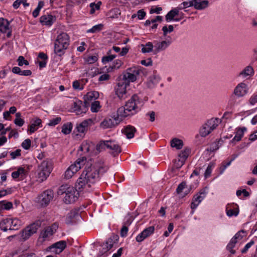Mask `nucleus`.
Instances as JSON below:
<instances>
[{"label":"nucleus","instance_id":"21","mask_svg":"<svg viewBox=\"0 0 257 257\" xmlns=\"http://www.w3.org/2000/svg\"><path fill=\"white\" fill-rule=\"evenodd\" d=\"M155 228L151 226L145 229L141 233L136 237V240L138 242H141L146 238L149 236L154 232Z\"/></svg>","mask_w":257,"mask_h":257},{"label":"nucleus","instance_id":"32","mask_svg":"<svg viewBox=\"0 0 257 257\" xmlns=\"http://www.w3.org/2000/svg\"><path fill=\"white\" fill-rule=\"evenodd\" d=\"M246 131V128H239L236 130L235 135L233 139L231 140L232 143H235L236 142H238L241 140L242 137L243 136V134L244 131Z\"/></svg>","mask_w":257,"mask_h":257},{"label":"nucleus","instance_id":"35","mask_svg":"<svg viewBox=\"0 0 257 257\" xmlns=\"http://www.w3.org/2000/svg\"><path fill=\"white\" fill-rule=\"evenodd\" d=\"M179 11L177 8L172 9L166 15V20L167 22L173 20L175 16L179 15Z\"/></svg>","mask_w":257,"mask_h":257},{"label":"nucleus","instance_id":"18","mask_svg":"<svg viewBox=\"0 0 257 257\" xmlns=\"http://www.w3.org/2000/svg\"><path fill=\"white\" fill-rule=\"evenodd\" d=\"M10 23L8 21L4 18L0 19V31L3 33H7V38L12 36V31L10 29Z\"/></svg>","mask_w":257,"mask_h":257},{"label":"nucleus","instance_id":"5","mask_svg":"<svg viewBox=\"0 0 257 257\" xmlns=\"http://www.w3.org/2000/svg\"><path fill=\"white\" fill-rule=\"evenodd\" d=\"M86 163V159L85 157H82L77 159L74 164H72L66 170L64 174V178L66 179H69L76 173L77 171L81 168V167L85 165Z\"/></svg>","mask_w":257,"mask_h":257},{"label":"nucleus","instance_id":"46","mask_svg":"<svg viewBox=\"0 0 257 257\" xmlns=\"http://www.w3.org/2000/svg\"><path fill=\"white\" fill-rule=\"evenodd\" d=\"M0 207L3 209L9 210L13 207V204L10 202L0 201Z\"/></svg>","mask_w":257,"mask_h":257},{"label":"nucleus","instance_id":"11","mask_svg":"<svg viewBox=\"0 0 257 257\" xmlns=\"http://www.w3.org/2000/svg\"><path fill=\"white\" fill-rule=\"evenodd\" d=\"M40 225L41 222L40 221H36L28 226L22 231L21 237L25 240L27 239L37 232Z\"/></svg>","mask_w":257,"mask_h":257},{"label":"nucleus","instance_id":"9","mask_svg":"<svg viewBox=\"0 0 257 257\" xmlns=\"http://www.w3.org/2000/svg\"><path fill=\"white\" fill-rule=\"evenodd\" d=\"M92 123V120L89 118L85 119L80 123L77 124L74 132L76 134L77 138L79 139L80 138L84 137L88 130V127L91 125Z\"/></svg>","mask_w":257,"mask_h":257},{"label":"nucleus","instance_id":"39","mask_svg":"<svg viewBox=\"0 0 257 257\" xmlns=\"http://www.w3.org/2000/svg\"><path fill=\"white\" fill-rule=\"evenodd\" d=\"M131 222L132 221L130 220H128L124 223L120 230V236L121 237H125L127 235L128 226L131 224Z\"/></svg>","mask_w":257,"mask_h":257},{"label":"nucleus","instance_id":"27","mask_svg":"<svg viewBox=\"0 0 257 257\" xmlns=\"http://www.w3.org/2000/svg\"><path fill=\"white\" fill-rule=\"evenodd\" d=\"M235 205L234 204H227L226 207V214L229 217H231L232 216H236L239 213V209L238 207H234Z\"/></svg>","mask_w":257,"mask_h":257},{"label":"nucleus","instance_id":"19","mask_svg":"<svg viewBox=\"0 0 257 257\" xmlns=\"http://www.w3.org/2000/svg\"><path fill=\"white\" fill-rule=\"evenodd\" d=\"M118 238V236L117 235L114 234L111 236L106 242L103 244V251L105 252L110 250L113 246V244L117 242Z\"/></svg>","mask_w":257,"mask_h":257},{"label":"nucleus","instance_id":"58","mask_svg":"<svg viewBox=\"0 0 257 257\" xmlns=\"http://www.w3.org/2000/svg\"><path fill=\"white\" fill-rule=\"evenodd\" d=\"M17 61L18 62V65L20 66H23L24 64L26 65H29V62L25 60L24 57L22 56H20L19 57Z\"/></svg>","mask_w":257,"mask_h":257},{"label":"nucleus","instance_id":"38","mask_svg":"<svg viewBox=\"0 0 257 257\" xmlns=\"http://www.w3.org/2000/svg\"><path fill=\"white\" fill-rule=\"evenodd\" d=\"M41 122L42 121L40 118H37L34 122L29 126L28 131L30 133H33L35 132L37 130L36 127L40 126L41 124Z\"/></svg>","mask_w":257,"mask_h":257},{"label":"nucleus","instance_id":"6","mask_svg":"<svg viewBox=\"0 0 257 257\" xmlns=\"http://www.w3.org/2000/svg\"><path fill=\"white\" fill-rule=\"evenodd\" d=\"M220 122V120L218 118H212L208 120L200 128V136L202 137L207 136L217 127Z\"/></svg>","mask_w":257,"mask_h":257},{"label":"nucleus","instance_id":"14","mask_svg":"<svg viewBox=\"0 0 257 257\" xmlns=\"http://www.w3.org/2000/svg\"><path fill=\"white\" fill-rule=\"evenodd\" d=\"M53 198V192L51 190L44 191L38 197V202L42 206H47Z\"/></svg>","mask_w":257,"mask_h":257},{"label":"nucleus","instance_id":"43","mask_svg":"<svg viewBox=\"0 0 257 257\" xmlns=\"http://www.w3.org/2000/svg\"><path fill=\"white\" fill-rule=\"evenodd\" d=\"M190 7H193L192 0L189 2H184L180 4L177 8L179 11H180Z\"/></svg>","mask_w":257,"mask_h":257},{"label":"nucleus","instance_id":"13","mask_svg":"<svg viewBox=\"0 0 257 257\" xmlns=\"http://www.w3.org/2000/svg\"><path fill=\"white\" fill-rule=\"evenodd\" d=\"M255 71L253 67L248 65L238 73L236 77L240 79L249 80L252 77Z\"/></svg>","mask_w":257,"mask_h":257},{"label":"nucleus","instance_id":"50","mask_svg":"<svg viewBox=\"0 0 257 257\" xmlns=\"http://www.w3.org/2000/svg\"><path fill=\"white\" fill-rule=\"evenodd\" d=\"M106 148L105 141H100L97 145L96 146V149L97 152H100L103 150H104Z\"/></svg>","mask_w":257,"mask_h":257},{"label":"nucleus","instance_id":"49","mask_svg":"<svg viewBox=\"0 0 257 257\" xmlns=\"http://www.w3.org/2000/svg\"><path fill=\"white\" fill-rule=\"evenodd\" d=\"M54 233V232L52 228H50L49 226L47 227L42 234V236L43 238H47L52 235Z\"/></svg>","mask_w":257,"mask_h":257},{"label":"nucleus","instance_id":"44","mask_svg":"<svg viewBox=\"0 0 257 257\" xmlns=\"http://www.w3.org/2000/svg\"><path fill=\"white\" fill-rule=\"evenodd\" d=\"M21 114L20 112L16 114V119H15V123L19 126H22L24 124V120L21 118Z\"/></svg>","mask_w":257,"mask_h":257},{"label":"nucleus","instance_id":"52","mask_svg":"<svg viewBox=\"0 0 257 257\" xmlns=\"http://www.w3.org/2000/svg\"><path fill=\"white\" fill-rule=\"evenodd\" d=\"M103 27L102 24H99L93 26L91 29H90L87 31V33H96L99 32Z\"/></svg>","mask_w":257,"mask_h":257},{"label":"nucleus","instance_id":"36","mask_svg":"<svg viewBox=\"0 0 257 257\" xmlns=\"http://www.w3.org/2000/svg\"><path fill=\"white\" fill-rule=\"evenodd\" d=\"M170 145L171 147L175 148L177 150L181 149L183 146V141L177 138L173 139L170 142Z\"/></svg>","mask_w":257,"mask_h":257},{"label":"nucleus","instance_id":"47","mask_svg":"<svg viewBox=\"0 0 257 257\" xmlns=\"http://www.w3.org/2000/svg\"><path fill=\"white\" fill-rule=\"evenodd\" d=\"M119 15H120V13H118L117 10L114 9L110 11L107 16H108V18L112 19L117 18Z\"/></svg>","mask_w":257,"mask_h":257},{"label":"nucleus","instance_id":"60","mask_svg":"<svg viewBox=\"0 0 257 257\" xmlns=\"http://www.w3.org/2000/svg\"><path fill=\"white\" fill-rule=\"evenodd\" d=\"M21 150L20 149H17L14 152H11L10 153V156L12 159H15L16 158L21 156Z\"/></svg>","mask_w":257,"mask_h":257},{"label":"nucleus","instance_id":"55","mask_svg":"<svg viewBox=\"0 0 257 257\" xmlns=\"http://www.w3.org/2000/svg\"><path fill=\"white\" fill-rule=\"evenodd\" d=\"M123 64L122 61L120 60H116L114 61L113 65L111 66L112 69H118Z\"/></svg>","mask_w":257,"mask_h":257},{"label":"nucleus","instance_id":"29","mask_svg":"<svg viewBox=\"0 0 257 257\" xmlns=\"http://www.w3.org/2000/svg\"><path fill=\"white\" fill-rule=\"evenodd\" d=\"M189 149H185L179 154L178 161L180 162V164L179 165V167H181L183 165L189 155Z\"/></svg>","mask_w":257,"mask_h":257},{"label":"nucleus","instance_id":"28","mask_svg":"<svg viewBox=\"0 0 257 257\" xmlns=\"http://www.w3.org/2000/svg\"><path fill=\"white\" fill-rule=\"evenodd\" d=\"M136 132V128L132 125L126 126L122 130V132L126 135L127 139H132L134 137V134Z\"/></svg>","mask_w":257,"mask_h":257},{"label":"nucleus","instance_id":"51","mask_svg":"<svg viewBox=\"0 0 257 257\" xmlns=\"http://www.w3.org/2000/svg\"><path fill=\"white\" fill-rule=\"evenodd\" d=\"M97 57L95 55L88 56L85 58V61L88 64H93L97 61Z\"/></svg>","mask_w":257,"mask_h":257},{"label":"nucleus","instance_id":"16","mask_svg":"<svg viewBox=\"0 0 257 257\" xmlns=\"http://www.w3.org/2000/svg\"><path fill=\"white\" fill-rule=\"evenodd\" d=\"M161 42L156 41L155 42L154 53L157 54L161 51H165L171 44L172 40L170 37Z\"/></svg>","mask_w":257,"mask_h":257},{"label":"nucleus","instance_id":"24","mask_svg":"<svg viewBox=\"0 0 257 257\" xmlns=\"http://www.w3.org/2000/svg\"><path fill=\"white\" fill-rule=\"evenodd\" d=\"M193 7L197 10H203L209 6L208 0H192Z\"/></svg>","mask_w":257,"mask_h":257},{"label":"nucleus","instance_id":"64","mask_svg":"<svg viewBox=\"0 0 257 257\" xmlns=\"http://www.w3.org/2000/svg\"><path fill=\"white\" fill-rule=\"evenodd\" d=\"M146 116L149 117V120L152 122L155 119V112L153 111L148 112L146 113Z\"/></svg>","mask_w":257,"mask_h":257},{"label":"nucleus","instance_id":"42","mask_svg":"<svg viewBox=\"0 0 257 257\" xmlns=\"http://www.w3.org/2000/svg\"><path fill=\"white\" fill-rule=\"evenodd\" d=\"M237 240H235V238H232L230 242L226 246L227 249L232 254H234L235 252V250L233 249L235 246Z\"/></svg>","mask_w":257,"mask_h":257},{"label":"nucleus","instance_id":"25","mask_svg":"<svg viewBox=\"0 0 257 257\" xmlns=\"http://www.w3.org/2000/svg\"><path fill=\"white\" fill-rule=\"evenodd\" d=\"M40 21L43 25L50 26L56 21V17L51 15H43Z\"/></svg>","mask_w":257,"mask_h":257},{"label":"nucleus","instance_id":"7","mask_svg":"<svg viewBox=\"0 0 257 257\" xmlns=\"http://www.w3.org/2000/svg\"><path fill=\"white\" fill-rule=\"evenodd\" d=\"M21 225V221L17 218H5L0 222V228L4 231L17 230Z\"/></svg>","mask_w":257,"mask_h":257},{"label":"nucleus","instance_id":"45","mask_svg":"<svg viewBox=\"0 0 257 257\" xmlns=\"http://www.w3.org/2000/svg\"><path fill=\"white\" fill-rule=\"evenodd\" d=\"M44 6V3L42 1H40L38 3V6L36 9L33 12V16L34 18H36L39 14L40 10Z\"/></svg>","mask_w":257,"mask_h":257},{"label":"nucleus","instance_id":"8","mask_svg":"<svg viewBox=\"0 0 257 257\" xmlns=\"http://www.w3.org/2000/svg\"><path fill=\"white\" fill-rule=\"evenodd\" d=\"M52 170V164L50 161H43L38 168V177L43 181L49 176Z\"/></svg>","mask_w":257,"mask_h":257},{"label":"nucleus","instance_id":"48","mask_svg":"<svg viewBox=\"0 0 257 257\" xmlns=\"http://www.w3.org/2000/svg\"><path fill=\"white\" fill-rule=\"evenodd\" d=\"M100 102L98 101H93L91 105V110L93 112L98 111L100 108Z\"/></svg>","mask_w":257,"mask_h":257},{"label":"nucleus","instance_id":"12","mask_svg":"<svg viewBox=\"0 0 257 257\" xmlns=\"http://www.w3.org/2000/svg\"><path fill=\"white\" fill-rule=\"evenodd\" d=\"M129 86L128 82H125L124 80L120 79L115 88V93L117 96L122 99H124L127 96V87Z\"/></svg>","mask_w":257,"mask_h":257},{"label":"nucleus","instance_id":"63","mask_svg":"<svg viewBox=\"0 0 257 257\" xmlns=\"http://www.w3.org/2000/svg\"><path fill=\"white\" fill-rule=\"evenodd\" d=\"M236 97V96L234 95L233 93L230 96L228 103L230 106H234L235 104L237 103Z\"/></svg>","mask_w":257,"mask_h":257},{"label":"nucleus","instance_id":"59","mask_svg":"<svg viewBox=\"0 0 257 257\" xmlns=\"http://www.w3.org/2000/svg\"><path fill=\"white\" fill-rule=\"evenodd\" d=\"M61 120V118L60 117H57L56 118H53L50 120L48 125L50 126H55V125L58 124Z\"/></svg>","mask_w":257,"mask_h":257},{"label":"nucleus","instance_id":"61","mask_svg":"<svg viewBox=\"0 0 257 257\" xmlns=\"http://www.w3.org/2000/svg\"><path fill=\"white\" fill-rule=\"evenodd\" d=\"M80 149L82 151H85L86 152H89L90 151V145L87 143H83L81 147H80Z\"/></svg>","mask_w":257,"mask_h":257},{"label":"nucleus","instance_id":"37","mask_svg":"<svg viewBox=\"0 0 257 257\" xmlns=\"http://www.w3.org/2000/svg\"><path fill=\"white\" fill-rule=\"evenodd\" d=\"M142 52L143 53H150L154 51V46L152 42H148L146 44H142Z\"/></svg>","mask_w":257,"mask_h":257},{"label":"nucleus","instance_id":"23","mask_svg":"<svg viewBox=\"0 0 257 257\" xmlns=\"http://www.w3.org/2000/svg\"><path fill=\"white\" fill-rule=\"evenodd\" d=\"M74 111L77 114H80L82 113H85L86 111V104H84L80 100L74 102L72 105Z\"/></svg>","mask_w":257,"mask_h":257},{"label":"nucleus","instance_id":"20","mask_svg":"<svg viewBox=\"0 0 257 257\" xmlns=\"http://www.w3.org/2000/svg\"><path fill=\"white\" fill-rule=\"evenodd\" d=\"M106 148L112 151L111 153L115 156L121 152L120 147L114 141H105Z\"/></svg>","mask_w":257,"mask_h":257},{"label":"nucleus","instance_id":"41","mask_svg":"<svg viewBox=\"0 0 257 257\" xmlns=\"http://www.w3.org/2000/svg\"><path fill=\"white\" fill-rule=\"evenodd\" d=\"M72 129V124L71 122L64 124L62 126V133L65 135L69 134Z\"/></svg>","mask_w":257,"mask_h":257},{"label":"nucleus","instance_id":"30","mask_svg":"<svg viewBox=\"0 0 257 257\" xmlns=\"http://www.w3.org/2000/svg\"><path fill=\"white\" fill-rule=\"evenodd\" d=\"M113 119L106 118L100 123V127L103 129L111 128L114 126Z\"/></svg>","mask_w":257,"mask_h":257},{"label":"nucleus","instance_id":"34","mask_svg":"<svg viewBox=\"0 0 257 257\" xmlns=\"http://www.w3.org/2000/svg\"><path fill=\"white\" fill-rule=\"evenodd\" d=\"M160 77L155 75H153L149 78L148 81V86L150 88H153L158 84L160 81Z\"/></svg>","mask_w":257,"mask_h":257},{"label":"nucleus","instance_id":"4","mask_svg":"<svg viewBox=\"0 0 257 257\" xmlns=\"http://www.w3.org/2000/svg\"><path fill=\"white\" fill-rule=\"evenodd\" d=\"M70 43L68 35L65 32H61L57 37L54 44V52L59 56H62L65 53Z\"/></svg>","mask_w":257,"mask_h":257},{"label":"nucleus","instance_id":"15","mask_svg":"<svg viewBox=\"0 0 257 257\" xmlns=\"http://www.w3.org/2000/svg\"><path fill=\"white\" fill-rule=\"evenodd\" d=\"M248 93V86L244 82L239 83L234 88L233 94L237 98L244 97Z\"/></svg>","mask_w":257,"mask_h":257},{"label":"nucleus","instance_id":"22","mask_svg":"<svg viewBox=\"0 0 257 257\" xmlns=\"http://www.w3.org/2000/svg\"><path fill=\"white\" fill-rule=\"evenodd\" d=\"M66 242L65 240L59 241L50 247L52 251L56 254L60 253L66 247Z\"/></svg>","mask_w":257,"mask_h":257},{"label":"nucleus","instance_id":"53","mask_svg":"<svg viewBox=\"0 0 257 257\" xmlns=\"http://www.w3.org/2000/svg\"><path fill=\"white\" fill-rule=\"evenodd\" d=\"M174 30V27L172 25H169L168 28L167 26H165L162 28L163 31V35L166 36L168 33H171Z\"/></svg>","mask_w":257,"mask_h":257},{"label":"nucleus","instance_id":"3","mask_svg":"<svg viewBox=\"0 0 257 257\" xmlns=\"http://www.w3.org/2000/svg\"><path fill=\"white\" fill-rule=\"evenodd\" d=\"M77 189L69 184L62 185L59 188L57 193L59 195L64 194L65 196L64 201L66 204H71L75 202L78 199L79 193Z\"/></svg>","mask_w":257,"mask_h":257},{"label":"nucleus","instance_id":"62","mask_svg":"<svg viewBox=\"0 0 257 257\" xmlns=\"http://www.w3.org/2000/svg\"><path fill=\"white\" fill-rule=\"evenodd\" d=\"M31 141L29 139H27L25 140L22 144V147L28 150L30 148L31 146Z\"/></svg>","mask_w":257,"mask_h":257},{"label":"nucleus","instance_id":"57","mask_svg":"<svg viewBox=\"0 0 257 257\" xmlns=\"http://www.w3.org/2000/svg\"><path fill=\"white\" fill-rule=\"evenodd\" d=\"M244 235H245V232L244 230H241L236 233L233 238H235V240L237 241L238 240L242 239Z\"/></svg>","mask_w":257,"mask_h":257},{"label":"nucleus","instance_id":"54","mask_svg":"<svg viewBox=\"0 0 257 257\" xmlns=\"http://www.w3.org/2000/svg\"><path fill=\"white\" fill-rule=\"evenodd\" d=\"M116 57L115 55H109L108 56H106L102 58V62L103 64H106L110 61H111L113 59H114Z\"/></svg>","mask_w":257,"mask_h":257},{"label":"nucleus","instance_id":"40","mask_svg":"<svg viewBox=\"0 0 257 257\" xmlns=\"http://www.w3.org/2000/svg\"><path fill=\"white\" fill-rule=\"evenodd\" d=\"M102 4L101 2L98 1L97 3H92L89 5L90 8V14H93L96 11L100 9V7Z\"/></svg>","mask_w":257,"mask_h":257},{"label":"nucleus","instance_id":"31","mask_svg":"<svg viewBox=\"0 0 257 257\" xmlns=\"http://www.w3.org/2000/svg\"><path fill=\"white\" fill-rule=\"evenodd\" d=\"M26 173V171L23 167H19L17 171L13 172L12 173V177L14 179H17L19 177L23 178L25 175Z\"/></svg>","mask_w":257,"mask_h":257},{"label":"nucleus","instance_id":"10","mask_svg":"<svg viewBox=\"0 0 257 257\" xmlns=\"http://www.w3.org/2000/svg\"><path fill=\"white\" fill-rule=\"evenodd\" d=\"M139 74L140 70L137 67L129 68L123 73V77L121 80H124L126 83L128 82V84L130 85L131 82H133L137 80V77Z\"/></svg>","mask_w":257,"mask_h":257},{"label":"nucleus","instance_id":"2","mask_svg":"<svg viewBox=\"0 0 257 257\" xmlns=\"http://www.w3.org/2000/svg\"><path fill=\"white\" fill-rule=\"evenodd\" d=\"M143 105L141 98L137 95H134L125 103L124 106L119 107L117 111L118 118L122 119L133 115L140 111Z\"/></svg>","mask_w":257,"mask_h":257},{"label":"nucleus","instance_id":"26","mask_svg":"<svg viewBox=\"0 0 257 257\" xmlns=\"http://www.w3.org/2000/svg\"><path fill=\"white\" fill-rule=\"evenodd\" d=\"M99 94L97 91H92L88 92L84 95V101L86 103H89L92 101H95L99 97Z\"/></svg>","mask_w":257,"mask_h":257},{"label":"nucleus","instance_id":"33","mask_svg":"<svg viewBox=\"0 0 257 257\" xmlns=\"http://www.w3.org/2000/svg\"><path fill=\"white\" fill-rule=\"evenodd\" d=\"M79 213L76 210L71 211L67 215L66 217V223L67 224L71 223L74 221V219L79 217Z\"/></svg>","mask_w":257,"mask_h":257},{"label":"nucleus","instance_id":"17","mask_svg":"<svg viewBox=\"0 0 257 257\" xmlns=\"http://www.w3.org/2000/svg\"><path fill=\"white\" fill-rule=\"evenodd\" d=\"M206 195V190L205 189H203L199 193L194 196L191 204V208L192 210L196 208L200 203L204 199Z\"/></svg>","mask_w":257,"mask_h":257},{"label":"nucleus","instance_id":"56","mask_svg":"<svg viewBox=\"0 0 257 257\" xmlns=\"http://www.w3.org/2000/svg\"><path fill=\"white\" fill-rule=\"evenodd\" d=\"M73 87L76 90H82L83 89V84L78 81H74L73 83Z\"/></svg>","mask_w":257,"mask_h":257},{"label":"nucleus","instance_id":"1","mask_svg":"<svg viewBox=\"0 0 257 257\" xmlns=\"http://www.w3.org/2000/svg\"><path fill=\"white\" fill-rule=\"evenodd\" d=\"M108 169V167L100 160L95 163L93 168L87 166L79 178L77 179L75 187L78 191H89L91 184H94L98 179L99 174H103Z\"/></svg>","mask_w":257,"mask_h":257}]
</instances>
